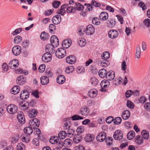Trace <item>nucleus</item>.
<instances>
[{
    "mask_svg": "<svg viewBox=\"0 0 150 150\" xmlns=\"http://www.w3.org/2000/svg\"><path fill=\"white\" fill-rule=\"evenodd\" d=\"M110 54L108 52L106 51L103 52L102 54V59L104 60H106L109 58Z\"/></svg>",
    "mask_w": 150,
    "mask_h": 150,
    "instance_id": "nucleus-42",
    "label": "nucleus"
},
{
    "mask_svg": "<svg viewBox=\"0 0 150 150\" xmlns=\"http://www.w3.org/2000/svg\"><path fill=\"white\" fill-rule=\"evenodd\" d=\"M55 47L54 46L51 44H48L45 47V50L47 52H49L50 53H54L55 51Z\"/></svg>",
    "mask_w": 150,
    "mask_h": 150,
    "instance_id": "nucleus-21",
    "label": "nucleus"
},
{
    "mask_svg": "<svg viewBox=\"0 0 150 150\" xmlns=\"http://www.w3.org/2000/svg\"><path fill=\"white\" fill-rule=\"evenodd\" d=\"M19 136L16 135L13 136L11 139V142L13 143H16L18 140Z\"/></svg>",
    "mask_w": 150,
    "mask_h": 150,
    "instance_id": "nucleus-46",
    "label": "nucleus"
},
{
    "mask_svg": "<svg viewBox=\"0 0 150 150\" xmlns=\"http://www.w3.org/2000/svg\"><path fill=\"white\" fill-rule=\"evenodd\" d=\"M70 119L69 118H65L64 120V129H68L70 127L71 123L69 121Z\"/></svg>",
    "mask_w": 150,
    "mask_h": 150,
    "instance_id": "nucleus-24",
    "label": "nucleus"
},
{
    "mask_svg": "<svg viewBox=\"0 0 150 150\" xmlns=\"http://www.w3.org/2000/svg\"><path fill=\"white\" fill-rule=\"evenodd\" d=\"M17 118L19 122L23 124L25 122V119L23 113L21 111H19L17 115Z\"/></svg>",
    "mask_w": 150,
    "mask_h": 150,
    "instance_id": "nucleus-6",
    "label": "nucleus"
},
{
    "mask_svg": "<svg viewBox=\"0 0 150 150\" xmlns=\"http://www.w3.org/2000/svg\"><path fill=\"white\" fill-rule=\"evenodd\" d=\"M122 119L120 117H116L114 120V122L115 125H119L121 122Z\"/></svg>",
    "mask_w": 150,
    "mask_h": 150,
    "instance_id": "nucleus-60",
    "label": "nucleus"
},
{
    "mask_svg": "<svg viewBox=\"0 0 150 150\" xmlns=\"http://www.w3.org/2000/svg\"><path fill=\"white\" fill-rule=\"evenodd\" d=\"M141 54V50L140 47L139 45H137L136 48V57L137 58H139L140 57Z\"/></svg>",
    "mask_w": 150,
    "mask_h": 150,
    "instance_id": "nucleus-49",
    "label": "nucleus"
},
{
    "mask_svg": "<svg viewBox=\"0 0 150 150\" xmlns=\"http://www.w3.org/2000/svg\"><path fill=\"white\" fill-rule=\"evenodd\" d=\"M72 143V142L70 139H66L64 141V145L66 146L69 147L71 145Z\"/></svg>",
    "mask_w": 150,
    "mask_h": 150,
    "instance_id": "nucleus-45",
    "label": "nucleus"
},
{
    "mask_svg": "<svg viewBox=\"0 0 150 150\" xmlns=\"http://www.w3.org/2000/svg\"><path fill=\"white\" fill-rule=\"evenodd\" d=\"M38 113L37 110L35 109L30 110L28 111V115L30 118H33L35 117Z\"/></svg>",
    "mask_w": 150,
    "mask_h": 150,
    "instance_id": "nucleus-30",
    "label": "nucleus"
},
{
    "mask_svg": "<svg viewBox=\"0 0 150 150\" xmlns=\"http://www.w3.org/2000/svg\"><path fill=\"white\" fill-rule=\"evenodd\" d=\"M21 47L19 45L14 46L12 48V52L14 55L18 56L21 52Z\"/></svg>",
    "mask_w": 150,
    "mask_h": 150,
    "instance_id": "nucleus-12",
    "label": "nucleus"
},
{
    "mask_svg": "<svg viewBox=\"0 0 150 150\" xmlns=\"http://www.w3.org/2000/svg\"><path fill=\"white\" fill-rule=\"evenodd\" d=\"M91 82L93 85L95 86L98 83V80L96 78H93L91 79Z\"/></svg>",
    "mask_w": 150,
    "mask_h": 150,
    "instance_id": "nucleus-64",
    "label": "nucleus"
},
{
    "mask_svg": "<svg viewBox=\"0 0 150 150\" xmlns=\"http://www.w3.org/2000/svg\"><path fill=\"white\" fill-rule=\"evenodd\" d=\"M25 146L22 143H19L17 146V150H24Z\"/></svg>",
    "mask_w": 150,
    "mask_h": 150,
    "instance_id": "nucleus-56",
    "label": "nucleus"
},
{
    "mask_svg": "<svg viewBox=\"0 0 150 150\" xmlns=\"http://www.w3.org/2000/svg\"><path fill=\"white\" fill-rule=\"evenodd\" d=\"M81 140V137L79 135L75 136L73 138V141L75 143H78Z\"/></svg>",
    "mask_w": 150,
    "mask_h": 150,
    "instance_id": "nucleus-50",
    "label": "nucleus"
},
{
    "mask_svg": "<svg viewBox=\"0 0 150 150\" xmlns=\"http://www.w3.org/2000/svg\"><path fill=\"white\" fill-rule=\"evenodd\" d=\"M107 72L106 69H102L100 70L98 72V75L101 78H104L106 77Z\"/></svg>",
    "mask_w": 150,
    "mask_h": 150,
    "instance_id": "nucleus-32",
    "label": "nucleus"
},
{
    "mask_svg": "<svg viewBox=\"0 0 150 150\" xmlns=\"http://www.w3.org/2000/svg\"><path fill=\"white\" fill-rule=\"evenodd\" d=\"M99 18L102 21H105L108 18V15L107 12L103 11L100 14Z\"/></svg>",
    "mask_w": 150,
    "mask_h": 150,
    "instance_id": "nucleus-25",
    "label": "nucleus"
},
{
    "mask_svg": "<svg viewBox=\"0 0 150 150\" xmlns=\"http://www.w3.org/2000/svg\"><path fill=\"white\" fill-rule=\"evenodd\" d=\"M78 31L80 33L81 35H83L86 32V34L88 35H93L95 32V29L93 26L91 24L87 25L85 29L84 27L81 26L78 29Z\"/></svg>",
    "mask_w": 150,
    "mask_h": 150,
    "instance_id": "nucleus-1",
    "label": "nucleus"
},
{
    "mask_svg": "<svg viewBox=\"0 0 150 150\" xmlns=\"http://www.w3.org/2000/svg\"><path fill=\"white\" fill-rule=\"evenodd\" d=\"M133 93V91L131 90L127 91L125 93V96L127 98L130 97L131 95Z\"/></svg>",
    "mask_w": 150,
    "mask_h": 150,
    "instance_id": "nucleus-62",
    "label": "nucleus"
},
{
    "mask_svg": "<svg viewBox=\"0 0 150 150\" xmlns=\"http://www.w3.org/2000/svg\"><path fill=\"white\" fill-rule=\"evenodd\" d=\"M130 112L127 110H126L124 111L122 113V118L125 120L128 119L130 117Z\"/></svg>",
    "mask_w": 150,
    "mask_h": 150,
    "instance_id": "nucleus-28",
    "label": "nucleus"
},
{
    "mask_svg": "<svg viewBox=\"0 0 150 150\" xmlns=\"http://www.w3.org/2000/svg\"><path fill=\"white\" fill-rule=\"evenodd\" d=\"M40 81L42 85H46L49 82V78L46 76H42L40 78Z\"/></svg>",
    "mask_w": 150,
    "mask_h": 150,
    "instance_id": "nucleus-31",
    "label": "nucleus"
},
{
    "mask_svg": "<svg viewBox=\"0 0 150 150\" xmlns=\"http://www.w3.org/2000/svg\"><path fill=\"white\" fill-rule=\"evenodd\" d=\"M92 22L93 24L95 25H99L100 23V20L98 18H94L92 19Z\"/></svg>",
    "mask_w": 150,
    "mask_h": 150,
    "instance_id": "nucleus-54",
    "label": "nucleus"
},
{
    "mask_svg": "<svg viewBox=\"0 0 150 150\" xmlns=\"http://www.w3.org/2000/svg\"><path fill=\"white\" fill-rule=\"evenodd\" d=\"M40 124L39 120L36 118H34L30 120L29 122V125L30 127L33 128L35 129V127H38Z\"/></svg>",
    "mask_w": 150,
    "mask_h": 150,
    "instance_id": "nucleus-4",
    "label": "nucleus"
},
{
    "mask_svg": "<svg viewBox=\"0 0 150 150\" xmlns=\"http://www.w3.org/2000/svg\"><path fill=\"white\" fill-rule=\"evenodd\" d=\"M74 132L73 129L69 128L67 132V135L69 137H71L74 135Z\"/></svg>",
    "mask_w": 150,
    "mask_h": 150,
    "instance_id": "nucleus-52",
    "label": "nucleus"
},
{
    "mask_svg": "<svg viewBox=\"0 0 150 150\" xmlns=\"http://www.w3.org/2000/svg\"><path fill=\"white\" fill-rule=\"evenodd\" d=\"M40 37L42 40H45L49 38V36L47 33L45 32H43L40 34Z\"/></svg>",
    "mask_w": 150,
    "mask_h": 150,
    "instance_id": "nucleus-43",
    "label": "nucleus"
},
{
    "mask_svg": "<svg viewBox=\"0 0 150 150\" xmlns=\"http://www.w3.org/2000/svg\"><path fill=\"white\" fill-rule=\"evenodd\" d=\"M17 73L20 74H23L25 75H28V71L26 70H23L21 69H18L17 70Z\"/></svg>",
    "mask_w": 150,
    "mask_h": 150,
    "instance_id": "nucleus-51",
    "label": "nucleus"
},
{
    "mask_svg": "<svg viewBox=\"0 0 150 150\" xmlns=\"http://www.w3.org/2000/svg\"><path fill=\"white\" fill-rule=\"evenodd\" d=\"M22 40V38L19 35L16 36L14 38L13 42L15 44H18L21 42Z\"/></svg>",
    "mask_w": 150,
    "mask_h": 150,
    "instance_id": "nucleus-47",
    "label": "nucleus"
},
{
    "mask_svg": "<svg viewBox=\"0 0 150 150\" xmlns=\"http://www.w3.org/2000/svg\"><path fill=\"white\" fill-rule=\"evenodd\" d=\"M107 26L109 28H112L116 24L115 20L113 18H109L106 22Z\"/></svg>",
    "mask_w": 150,
    "mask_h": 150,
    "instance_id": "nucleus-22",
    "label": "nucleus"
},
{
    "mask_svg": "<svg viewBox=\"0 0 150 150\" xmlns=\"http://www.w3.org/2000/svg\"><path fill=\"white\" fill-rule=\"evenodd\" d=\"M74 8L76 10L80 11L84 8V6L79 3H76L74 5Z\"/></svg>",
    "mask_w": 150,
    "mask_h": 150,
    "instance_id": "nucleus-36",
    "label": "nucleus"
},
{
    "mask_svg": "<svg viewBox=\"0 0 150 150\" xmlns=\"http://www.w3.org/2000/svg\"><path fill=\"white\" fill-rule=\"evenodd\" d=\"M74 70V68L73 66H70L67 67L65 72L67 74H70L73 72Z\"/></svg>",
    "mask_w": 150,
    "mask_h": 150,
    "instance_id": "nucleus-48",
    "label": "nucleus"
},
{
    "mask_svg": "<svg viewBox=\"0 0 150 150\" xmlns=\"http://www.w3.org/2000/svg\"><path fill=\"white\" fill-rule=\"evenodd\" d=\"M68 6V5L67 4H65L61 6L60 9L57 11V13L62 16L64 15L66 13L65 9Z\"/></svg>",
    "mask_w": 150,
    "mask_h": 150,
    "instance_id": "nucleus-19",
    "label": "nucleus"
},
{
    "mask_svg": "<svg viewBox=\"0 0 150 150\" xmlns=\"http://www.w3.org/2000/svg\"><path fill=\"white\" fill-rule=\"evenodd\" d=\"M52 56L51 54L47 52L44 54L42 57V60L44 62L47 63L50 62L52 59Z\"/></svg>",
    "mask_w": 150,
    "mask_h": 150,
    "instance_id": "nucleus-8",
    "label": "nucleus"
},
{
    "mask_svg": "<svg viewBox=\"0 0 150 150\" xmlns=\"http://www.w3.org/2000/svg\"><path fill=\"white\" fill-rule=\"evenodd\" d=\"M70 119H72L73 120H76L83 119L82 117L79 115H74V116L69 118Z\"/></svg>",
    "mask_w": 150,
    "mask_h": 150,
    "instance_id": "nucleus-53",
    "label": "nucleus"
},
{
    "mask_svg": "<svg viewBox=\"0 0 150 150\" xmlns=\"http://www.w3.org/2000/svg\"><path fill=\"white\" fill-rule=\"evenodd\" d=\"M19 86H15L12 88L11 91L12 94H16L19 92Z\"/></svg>",
    "mask_w": 150,
    "mask_h": 150,
    "instance_id": "nucleus-33",
    "label": "nucleus"
},
{
    "mask_svg": "<svg viewBox=\"0 0 150 150\" xmlns=\"http://www.w3.org/2000/svg\"><path fill=\"white\" fill-rule=\"evenodd\" d=\"M67 133L65 131H60L58 134V137L59 138L61 139H64L67 136Z\"/></svg>",
    "mask_w": 150,
    "mask_h": 150,
    "instance_id": "nucleus-41",
    "label": "nucleus"
},
{
    "mask_svg": "<svg viewBox=\"0 0 150 150\" xmlns=\"http://www.w3.org/2000/svg\"><path fill=\"white\" fill-rule=\"evenodd\" d=\"M61 20V16L59 15H57L53 16L52 19V23L55 24H59Z\"/></svg>",
    "mask_w": 150,
    "mask_h": 150,
    "instance_id": "nucleus-20",
    "label": "nucleus"
},
{
    "mask_svg": "<svg viewBox=\"0 0 150 150\" xmlns=\"http://www.w3.org/2000/svg\"><path fill=\"white\" fill-rule=\"evenodd\" d=\"M67 13H74L76 11L75 9L72 6H67Z\"/></svg>",
    "mask_w": 150,
    "mask_h": 150,
    "instance_id": "nucleus-57",
    "label": "nucleus"
},
{
    "mask_svg": "<svg viewBox=\"0 0 150 150\" xmlns=\"http://www.w3.org/2000/svg\"><path fill=\"white\" fill-rule=\"evenodd\" d=\"M56 55L59 58H62L66 55V51L63 48H58L56 52Z\"/></svg>",
    "mask_w": 150,
    "mask_h": 150,
    "instance_id": "nucleus-3",
    "label": "nucleus"
},
{
    "mask_svg": "<svg viewBox=\"0 0 150 150\" xmlns=\"http://www.w3.org/2000/svg\"><path fill=\"white\" fill-rule=\"evenodd\" d=\"M26 81V78L23 76L21 75L17 78V82L18 84L22 85L24 84Z\"/></svg>",
    "mask_w": 150,
    "mask_h": 150,
    "instance_id": "nucleus-23",
    "label": "nucleus"
},
{
    "mask_svg": "<svg viewBox=\"0 0 150 150\" xmlns=\"http://www.w3.org/2000/svg\"><path fill=\"white\" fill-rule=\"evenodd\" d=\"M19 66L18 61L17 59H14L10 61L9 64V67L12 69H15L17 68Z\"/></svg>",
    "mask_w": 150,
    "mask_h": 150,
    "instance_id": "nucleus-10",
    "label": "nucleus"
},
{
    "mask_svg": "<svg viewBox=\"0 0 150 150\" xmlns=\"http://www.w3.org/2000/svg\"><path fill=\"white\" fill-rule=\"evenodd\" d=\"M71 41L70 39H67L64 40L62 43V47L64 48H69L71 45Z\"/></svg>",
    "mask_w": 150,
    "mask_h": 150,
    "instance_id": "nucleus-18",
    "label": "nucleus"
},
{
    "mask_svg": "<svg viewBox=\"0 0 150 150\" xmlns=\"http://www.w3.org/2000/svg\"><path fill=\"white\" fill-rule=\"evenodd\" d=\"M78 43L80 46L83 47L86 44V41L84 38H79Z\"/></svg>",
    "mask_w": 150,
    "mask_h": 150,
    "instance_id": "nucleus-35",
    "label": "nucleus"
},
{
    "mask_svg": "<svg viewBox=\"0 0 150 150\" xmlns=\"http://www.w3.org/2000/svg\"><path fill=\"white\" fill-rule=\"evenodd\" d=\"M127 106L129 108L133 109L134 108V103L129 100H128L126 103Z\"/></svg>",
    "mask_w": 150,
    "mask_h": 150,
    "instance_id": "nucleus-55",
    "label": "nucleus"
},
{
    "mask_svg": "<svg viewBox=\"0 0 150 150\" xmlns=\"http://www.w3.org/2000/svg\"><path fill=\"white\" fill-rule=\"evenodd\" d=\"M76 59L75 56L73 55H70L66 59V62L69 64H73L76 61Z\"/></svg>",
    "mask_w": 150,
    "mask_h": 150,
    "instance_id": "nucleus-26",
    "label": "nucleus"
},
{
    "mask_svg": "<svg viewBox=\"0 0 150 150\" xmlns=\"http://www.w3.org/2000/svg\"><path fill=\"white\" fill-rule=\"evenodd\" d=\"M51 43L56 47L59 45V41L57 37L55 35H52L50 38Z\"/></svg>",
    "mask_w": 150,
    "mask_h": 150,
    "instance_id": "nucleus-13",
    "label": "nucleus"
},
{
    "mask_svg": "<svg viewBox=\"0 0 150 150\" xmlns=\"http://www.w3.org/2000/svg\"><path fill=\"white\" fill-rule=\"evenodd\" d=\"M84 71V69L82 67H79L77 68L76 69V71L78 74L83 73Z\"/></svg>",
    "mask_w": 150,
    "mask_h": 150,
    "instance_id": "nucleus-58",
    "label": "nucleus"
},
{
    "mask_svg": "<svg viewBox=\"0 0 150 150\" xmlns=\"http://www.w3.org/2000/svg\"><path fill=\"white\" fill-rule=\"evenodd\" d=\"M107 79L110 81L113 80L115 77V72L112 71H110L107 72L106 77Z\"/></svg>",
    "mask_w": 150,
    "mask_h": 150,
    "instance_id": "nucleus-17",
    "label": "nucleus"
},
{
    "mask_svg": "<svg viewBox=\"0 0 150 150\" xmlns=\"http://www.w3.org/2000/svg\"><path fill=\"white\" fill-rule=\"evenodd\" d=\"M29 107V103L26 101H23L19 104V108L23 110H25L28 109Z\"/></svg>",
    "mask_w": 150,
    "mask_h": 150,
    "instance_id": "nucleus-15",
    "label": "nucleus"
},
{
    "mask_svg": "<svg viewBox=\"0 0 150 150\" xmlns=\"http://www.w3.org/2000/svg\"><path fill=\"white\" fill-rule=\"evenodd\" d=\"M123 136L122 132L120 130H117L114 132L113 137L115 140H120L122 139Z\"/></svg>",
    "mask_w": 150,
    "mask_h": 150,
    "instance_id": "nucleus-5",
    "label": "nucleus"
},
{
    "mask_svg": "<svg viewBox=\"0 0 150 150\" xmlns=\"http://www.w3.org/2000/svg\"><path fill=\"white\" fill-rule=\"evenodd\" d=\"M98 93V91L96 89H91L88 91V95L91 98H93L96 96Z\"/></svg>",
    "mask_w": 150,
    "mask_h": 150,
    "instance_id": "nucleus-16",
    "label": "nucleus"
},
{
    "mask_svg": "<svg viewBox=\"0 0 150 150\" xmlns=\"http://www.w3.org/2000/svg\"><path fill=\"white\" fill-rule=\"evenodd\" d=\"M58 140V139L57 137L54 136L51 137L50 139V142L52 144H54L57 142Z\"/></svg>",
    "mask_w": 150,
    "mask_h": 150,
    "instance_id": "nucleus-44",
    "label": "nucleus"
},
{
    "mask_svg": "<svg viewBox=\"0 0 150 150\" xmlns=\"http://www.w3.org/2000/svg\"><path fill=\"white\" fill-rule=\"evenodd\" d=\"M100 84L102 88L101 91L104 92L110 85V82L107 80H104L101 81Z\"/></svg>",
    "mask_w": 150,
    "mask_h": 150,
    "instance_id": "nucleus-11",
    "label": "nucleus"
},
{
    "mask_svg": "<svg viewBox=\"0 0 150 150\" xmlns=\"http://www.w3.org/2000/svg\"><path fill=\"white\" fill-rule=\"evenodd\" d=\"M138 6L141 7L143 10H144L146 9V7L144 3L142 1L139 2Z\"/></svg>",
    "mask_w": 150,
    "mask_h": 150,
    "instance_id": "nucleus-61",
    "label": "nucleus"
},
{
    "mask_svg": "<svg viewBox=\"0 0 150 150\" xmlns=\"http://www.w3.org/2000/svg\"><path fill=\"white\" fill-rule=\"evenodd\" d=\"M29 93L27 91L24 90L21 93L20 97L22 100H24L29 97Z\"/></svg>",
    "mask_w": 150,
    "mask_h": 150,
    "instance_id": "nucleus-29",
    "label": "nucleus"
},
{
    "mask_svg": "<svg viewBox=\"0 0 150 150\" xmlns=\"http://www.w3.org/2000/svg\"><path fill=\"white\" fill-rule=\"evenodd\" d=\"M135 136V132L134 131H130L127 134V137L129 140H131L133 139Z\"/></svg>",
    "mask_w": 150,
    "mask_h": 150,
    "instance_id": "nucleus-37",
    "label": "nucleus"
},
{
    "mask_svg": "<svg viewBox=\"0 0 150 150\" xmlns=\"http://www.w3.org/2000/svg\"><path fill=\"white\" fill-rule=\"evenodd\" d=\"M94 139V137L91 134H87L85 137V140L87 142H89L93 140Z\"/></svg>",
    "mask_w": 150,
    "mask_h": 150,
    "instance_id": "nucleus-38",
    "label": "nucleus"
},
{
    "mask_svg": "<svg viewBox=\"0 0 150 150\" xmlns=\"http://www.w3.org/2000/svg\"><path fill=\"white\" fill-rule=\"evenodd\" d=\"M141 134L143 137L145 139H147L149 136L148 132L146 130H143L141 132Z\"/></svg>",
    "mask_w": 150,
    "mask_h": 150,
    "instance_id": "nucleus-40",
    "label": "nucleus"
},
{
    "mask_svg": "<svg viewBox=\"0 0 150 150\" xmlns=\"http://www.w3.org/2000/svg\"><path fill=\"white\" fill-rule=\"evenodd\" d=\"M65 81V76L62 75L59 76L57 78V82L59 84H63Z\"/></svg>",
    "mask_w": 150,
    "mask_h": 150,
    "instance_id": "nucleus-27",
    "label": "nucleus"
},
{
    "mask_svg": "<svg viewBox=\"0 0 150 150\" xmlns=\"http://www.w3.org/2000/svg\"><path fill=\"white\" fill-rule=\"evenodd\" d=\"M135 139V142L138 145H140L143 143V139L141 136H137Z\"/></svg>",
    "mask_w": 150,
    "mask_h": 150,
    "instance_id": "nucleus-34",
    "label": "nucleus"
},
{
    "mask_svg": "<svg viewBox=\"0 0 150 150\" xmlns=\"http://www.w3.org/2000/svg\"><path fill=\"white\" fill-rule=\"evenodd\" d=\"M106 137V134L105 132H101L97 136V141L99 142H102L104 141Z\"/></svg>",
    "mask_w": 150,
    "mask_h": 150,
    "instance_id": "nucleus-9",
    "label": "nucleus"
},
{
    "mask_svg": "<svg viewBox=\"0 0 150 150\" xmlns=\"http://www.w3.org/2000/svg\"><path fill=\"white\" fill-rule=\"evenodd\" d=\"M84 127L81 126L79 127L76 129V131L78 134H81L84 132Z\"/></svg>",
    "mask_w": 150,
    "mask_h": 150,
    "instance_id": "nucleus-59",
    "label": "nucleus"
},
{
    "mask_svg": "<svg viewBox=\"0 0 150 150\" xmlns=\"http://www.w3.org/2000/svg\"><path fill=\"white\" fill-rule=\"evenodd\" d=\"M22 28H21L15 30L13 32L12 35H16L21 32Z\"/></svg>",
    "mask_w": 150,
    "mask_h": 150,
    "instance_id": "nucleus-63",
    "label": "nucleus"
},
{
    "mask_svg": "<svg viewBox=\"0 0 150 150\" xmlns=\"http://www.w3.org/2000/svg\"><path fill=\"white\" fill-rule=\"evenodd\" d=\"M8 112L11 114L16 113L18 111V107L16 105L13 104H10L8 105L6 108Z\"/></svg>",
    "mask_w": 150,
    "mask_h": 150,
    "instance_id": "nucleus-2",
    "label": "nucleus"
},
{
    "mask_svg": "<svg viewBox=\"0 0 150 150\" xmlns=\"http://www.w3.org/2000/svg\"><path fill=\"white\" fill-rule=\"evenodd\" d=\"M118 32L115 30H111L108 31V36L111 39H116L118 37Z\"/></svg>",
    "mask_w": 150,
    "mask_h": 150,
    "instance_id": "nucleus-7",
    "label": "nucleus"
},
{
    "mask_svg": "<svg viewBox=\"0 0 150 150\" xmlns=\"http://www.w3.org/2000/svg\"><path fill=\"white\" fill-rule=\"evenodd\" d=\"M89 109L86 106H84L79 111L80 113L82 115L87 116L89 115Z\"/></svg>",
    "mask_w": 150,
    "mask_h": 150,
    "instance_id": "nucleus-14",
    "label": "nucleus"
},
{
    "mask_svg": "<svg viewBox=\"0 0 150 150\" xmlns=\"http://www.w3.org/2000/svg\"><path fill=\"white\" fill-rule=\"evenodd\" d=\"M24 131L27 135H30L33 132V128L30 127H25L24 129Z\"/></svg>",
    "mask_w": 150,
    "mask_h": 150,
    "instance_id": "nucleus-39",
    "label": "nucleus"
}]
</instances>
